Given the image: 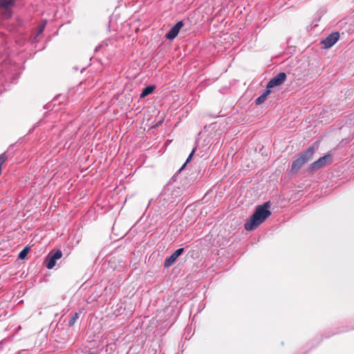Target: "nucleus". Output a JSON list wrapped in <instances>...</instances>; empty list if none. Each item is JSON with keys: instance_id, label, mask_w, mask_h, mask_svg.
<instances>
[{"instance_id": "1", "label": "nucleus", "mask_w": 354, "mask_h": 354, "mask_svg": "<svg viewBox=\"0 0 354 354\" xmlns=\"http://www.w3.org/2000/svg\"><path fill=\"white\" fill-rule=\"evenodd\" d=\"M270 207V202L258 205L250 219L244 224L245 230L247 231L254 230L263 223L271 215Z\"/></svg>"}, {"instance_id": "2", "label": "nucleus", "mask_w": 354, "mask_h": 354, "mask_svg": "<svg viewBox=\"0 0 354 354\" xmlns=\"http://www.w3.org/2000/svg\"><path fill=\"white\" fill-rule=\"evenodd\" d=\"M315 151L314 147H308L306 151L301 153L298 158L292 162L291 171H297L305 163L311 159Z\"/></svg>"}, {"instance_id": "3", "label": "nucleus", "mask_w": 354, "mask_h": 354, "mask_svg": "<svg viewBox=\"0 0 354 354\" xmlns=\"http://www.w3.org/2000/svg\"><path fill=\"white\" fill-rule=\"evenodd\" d=\"M17 0H0V14L6 19L10 18L13 14L12 8Z\"/></svg>"}, {"instance_id": "4", "label": "nucleus", "mask_w": 354, "mask_h": 354, "mask_svg": "<svg viewBox=\"0 0 354 354\" xmlns=\"http://www.w3.org/2000/svg\"><path fill=\"white\" fill-rule=\"evenodd\" d=\"M286 73L281 72L272 78L267 84L266 88L272 93L274 88L280 87L286 80Z\"/></svg>"}, {"instance_id": "5", "label": "nucleus", "mask_w": 354, "mask_h": 354, "mask_svg": "<svg viewBox=\"0 0 354 354\" xmlns=\"http://www.w3.org/2000/svg\"><path fill=\"white\" fill-rule=\"evenodd\" d=\"M62 257V252L60 250H57L55 252H50L45 259L46 266L48 269H52L55 265L57 260Z\"/></svg>"}, {"instance_id": "6", "label": "nucleus", "mask_w": 354, "mask_h": 354, "mask_svg": "<svg viewBox=\"0 0 354 354\" xmlns=\"http://www.w3.org/2000/svg\"><path fill=\"white\" fill-rule=\"evenodd\" d=\"M332 162V159L330 154L324 156L319 158L317 161L313 162L310 165L312 170H317L321 169Z\"/></svg>"}, {"instance_id": "7", "label": "nucleus", "mask_w": 354, "mask_h": 354, "mask_svg": "<svg viewBox=\"0 0 354 354\" xmlns=\"http://www.w3.org/2000/svg\"><path fill=\"white\" fill-rule=\"evenodd\" d=\"M183 26L184 24L182 21L177 22L165 35V37L168 39H174L178 35Z\"/></svg>"}, {"instance_id": "8", "label": "nucleus", "mask_w": 354, "mask_h": 354, "mask_svg": "<svg viewBox=\"0 0 354 354\" xmlns=\"http://www.w3.org/2000/svg\"><path fill=\"white\" fill-rule=\"evenodd\" d=\"M339 37V32H332L324 40H323L322 43L324 45L326 48H330L337 41Z\"/></svg>"}, {"instance_id": "9", "label": "nucleus", "mask_w": 354, "mask_h": 354, "mask_svg": "<svg viewBox=\"0 0 354 354\" xmlns=\"http://www.w3.org/2000/svg\"><path fill=\"white\" fill-rule=\"evenodd\" d=\"M184 251V248H181L176 250L171 256L167 258L164 263V266L165 268L170 267L174 262L176 261L178 257L182 254Z\"/></svg>"}, {"instance_id": "10", "label": "nucleus", "mask_w": 354, "mask_h": 354, "mask_svg": "<svg viewBox=\"0 0 354 354\" xmlns=\"http://www.w3.org/2000/svg\"><path fill=\"white\" fill-rule=\"evenodd\" d=\"M271 93L270 90H268L267 88L266 91L259 97L256 99L255 103L257 105L263 104L267 99L268 96Z\"/></svg>"}, {"instance_id": "11", "label": "nucleus", "mask_w": 354, "mask_h": 354, "mask_svg": "<svg viewBox=\"0 0 354 354\" xmlns=\"http://www.w3.org/2000/svg\"><path fill=\"white\" fill-rule=\"evenodd\" d=\"M155 88V86H148L145 87L140 94V98L145 97L146 96L151 94L154 91Z\"/></svg>"}, {"instance_id": "12", "label": "nucleus", "mask_w": 354, "mask_h": 354, "mask_svg": "<svg viewBox=\"0 0 354 354\" xmlns=\"http://www.w3.org/2000/svg\"><path fill=\"white\" fill-rule=\"evenodd\" d=\"M78 318H79V313H73L71 315V317L68 321V326L71 327V326H73Z\"/></svg>"}, {"instance_id": "13", "label": "nucleus", "mask_w": 354, "mask_h": 354, "mask_svg": "<svg viewBox=\"0 0 354 354\" xmlns=\"http://www.w3.org/2000/svg\"><path fill=\"white\" fill-rule=\"evenodd\" d=\"M29 252V248L26 247L24 249H23L19 254V258L20 259H24L27 254H28Z\"/></svg>"}, {"instance_id": "14", "label": "nucleus", "mask_w": 354, "mask_h": 354, "mask_svg": "<svg viewBox=\"0 0 354 354\" xmlns=\"http://www.w3.org/2000/svg\"><path fill=\"white\" fill-rule=\"evenodd\" d=\"M7 159L8 156L6 155L5 153L0 155V169H1L2 165L7 160Z\"/></svg>"}, {"instance_id": "15", "label": "nucleus", "mask_w": 354, "mask_h": 354, "mask_svg": "<svg viewBox=\"0 0 354 354\" xmlns=\"http://www.w3.org/2000/svg\"><path fill=\"white\" fill-rule=\"evenodd\" d=\"M194 151L193 150L192 152L189 154V157L187 158L186 162H185V164L182 166V167L180 169V171L183 170L185 165L191 161L192 158V156H193V153H194Z\"/></svg>"}, {"instance_id": "16", "label": "nucleus", "mask_w": 354, "mask_h": 354, "mask_svg": "<svg viewBox=\"0 0 354 354\" xmlns=\"http://www.w3.org/2000/svg\"><path fill=\"white\" fill-rule=\"evenodd\" d=\"M45 26H46V24H41V25L39 27V28H38V33H37V35H40L41 33H42V32H43V31H44V29H45Z\"/></svg>"}]
</instances>
